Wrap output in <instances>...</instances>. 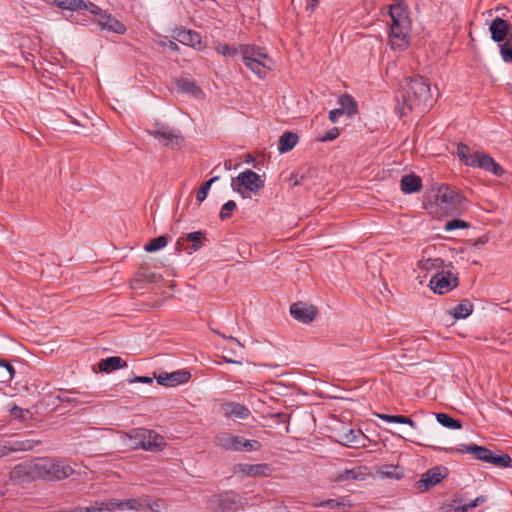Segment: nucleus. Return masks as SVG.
Returning <instances> with one entry per match:
<instances>
[{"instance_id": "21", "label": "nucleus", "mask_w": 512, "mask_h": 512, "mask_svg": "<svg viewBox=\"0 0 512 512\" xmlns=\"http://www.w3.org/2000/svg\"><path fill=\"white\" fill-rule=\"evenodd\" d=\"M93 394L89 392H79L75 390L62 391L56 399L60 402L74 403L75 405L89 404L93 401Z\"/></svg>"}, {"instance_id": "40", "label": "nucleus", "mask_w": 512, "mask_h": 512, "mask_svg": "<svg viewBox=\"0 0 512 512\" xmlns=\"http://www.w3.org/2000/svg\"><path fill=\"white\" fill-rule=\"evenodd\" d=\"M457 156L460 159V161H462L467 166H470V161L474 162L475 160V152L470 153L469 147L464 143H459L457 145Z\"/></svg>"}, {"instance_id": "9", "label": "nucleus", "mask_w": 512, "mask_h": 512, "mask_svg": "<svg viewBox=\"0 0 512 512\" xmlns=\"http://www.w3.org/2000/svg\"><path fill=\"white\" fill-rule=\"evenodd\" d=\"M105 503V512H114V511H125V510H136L141 511L146 508L148 505L147 497L140 498H132L126 500H118L115 498H110L104 500Z\"/></svg>"}, {"instance_id": "46", "label": "nucleus", "mask_w": 512, "mask_h": 512, "mask_svg": "<svg viewBox=\"0 0 512 512\" xmlns=\"http://www.w3.org/2000/svg\"><path fill=\"white\" fill-rule=\"evenodd\" d=\"M468 226L469 224L464 220L452 219L445 224L444 229L445 231H452L455 229H465L468 228Z\"/></svg>"}, {"instance_id": "11", "label": "nucleus", "mask_w": 512, "mask_h": 512, "mask_svg": "<svg viewBox=\"0 0 512 512\" xmlns=\"http://www.w3.org/2000/svg\"><path fill=\"white\" fill-rule=\"evenodd\" d=\"M148 133L165 146L179 144L182 141L178 130L165 125L156 124L153 129L148 130Z\"/></svg>"}, {"instance_id": "8", "label": "nucleus", "mask_w": 512, "mask_h": 512, "mask_svg": "<svg viewBox=\"0 0 512 512\" xmlns=\"http://www.w3.org/2000/svg\"><path fill=\"white\" fill-rule=\"evenodd\" d=\"M265 186L264 180L260 175L251 169L241 172L232 183L233 190L238 192L243 198L247 197V192L258 193Z\"/></svg>"}, {"instance_id": "33", "label": "nucleus", "mask_w": 512, "mask_h": 512, "mask_svg": "<svg viewBox=\"0 0 512 512\" xmlns=\"http://www.w3.org/2000/svg\"><path fill=\"white\" fill-rule=\"evenodd\" d=\"M378 473L383 478L401 479L403 477V470L398 465H383L379 467Z\"/></svg>"}, {"instance_id": "35", "label": "nucleus", "mask_w": 512, "mask_h": 512, "mask_svg": "<svg viewBox=\"0 0 512 512\" xmlns=\"http://www.w3.org/2000/svg\"><path fill=\"white\" fill-rule=\"evenodd\" d=\"M186 241L191 243L190 249L192 251H198L206 241V232L195 231L188 233L186 236Z\"/></svg>"}, {"instance_id": "61", "label": "nucleus", "mask_w": 512, "mask_h": 512, "mask_svg": "<svg viewBox=\"0 0 512 512\" xmlns=\"http://www.w3.org/2000/svg\"><path fill=\"white\" fill-rule=\"evenodd\" d=\"M224 167H225V169H227V170H231V169H232V160H227V161H225V163H224Z\"/></svg>"}, {"instance_id": "3", "label": "nucleus", "mask_w": 512, "mask_h": 512, "mask_svg": "<svg viewBox=\"0 0 512 512\" xmlns=\"http://www.w3.org/2000/svg\"><path fill=\"white\" fill-rule=\"evenodd\" d=\"M123 442L132 449L158 452L165 447L163 436L154 430L135 428L122 436Z\"/></svg>"}, {"instance_id": "43", "label": "nucleus", "mask_w": 512, "mask_h": 512, "mask_svg": "<svg viewBox=\"0 0 512 512\" xmlns=\"http://www.w3.org/2000/svg\"><path fill=\"white\" fill-rule=\"evenodd\" d=\"M0 369L2 370V381H12L15 376L14 367L7 361L0 359Z\"/></svg>"}, {"instance_id": "19", "label": "nucleus", "mask_w": 512, "mask_h": 512, "mask_svg": "<svg viewBox=\"0 0 512 512\" xmlns=\"http://www.w3.org/2000/svg\"><path fill=\"white\" fill-rule=\"evenodd\" d=\"M290 313L296 320L303 323H310L316 318L318 311L313 305L296 302L291 305Z\"/></svg>"}, {"instance_id": "39", "label": "nucleus", "mask_w": 512, "mask_h": 512, "mask_svg": "<svg viewBox=\"0 0 512 512\" xmlns=\"http://www.w3.org/2000/svg\"><path fill=\"white\" fill-rule=\"evenodd\" d=\"M339 104L349 116L356 114L357 104L352 96L348 94L342 95L339 98Z\"/></svg>"}, {"instance_id": "52", "label": "nucleus", "mask_w": 512, "mask_h": 512, "mask_svg": "<svg viewBox=\"0 0 512 512\" xmlns=\"http://www.w3.org/2000/svg\"><path fill=\"white\" fill-rule=\"evenodd\" d=\"M344 108H336L329 112V120L333 123L337 122L339 117L344 114Z\"/></svg>"}, {"instance_id": "32", "label": "nucleus", "mask_w": 512, "mask_h": 512, "mask_svg": "<svg viewBox=\"0 0 512 512\" xmlns=\"http://www.w3.org/2000/svg\"><path fill=\"white\" fill-rule=\"evenodd\" d=\"M54 5L62 10L80 11L84 10L86 2L84 0H52Z\"/></svg>"}, {"instance_id": "20", "label": "nucleus", "mask_w": 512, "mask_h": 512, "mask_svg": "<svg viewBox=\"0 0 512 512\" xmlns=\"http://www.w3.org/2000/svg\"><path fill=\"white\" fill-rule=\"evenodd\" d=\"M449 452L457 451L461 453L472 454L477 460L489 463L492 451L484 446H478L476 444H460L456 448H450Z\"/></svg>"}, {"instance_id": "7", "label": "nucleus", "mask_w": 512, "mask_h": 512, "mask_svg": "<svg viewBox=\"0 0 512 512\" xmlns=\"http://www.w3.org/2000/svg\"><path fill=\"white\" fill-rule=\"evenodd\" d=\"M441 208L450 215L460 214L466 208V199L449 185L442 184L437 193Z\"/></svg>"}, {"instance_id": "41", "label": "nucleus", "mask_w": 512, "mask_h": 512, "mask_svg": "<svg viewBox=\"0 0 512 512\" xmlns=\"http://www.w3.org/2000/svg\"><path fill=\"white\" fill-rule=\"evenodd\" d=\"M168 243V239L166 236L161 235L156 238H153L147 243L144 247L147 252H155L162 248H164Z\"/></svg>"}, {"instance_id": "16", "label": "nucleus", "mask_w": 512, "mask_h": 512, "mask_svg": "<svg viewBox=\"0 0 512 512\" xmlns=\"http://www.w3.org/2000/svg\"><path fill=\"white\" fill-rule=\"evenodd\" d=\"M235 472L241 473L245 477H267L273 472V467L267 463L248 464L241 463L235 466Z\"/></svg>"}, {"instance_id": "38", "label": "nucleus", "mask_w": 512, "mask_h": 512, "mask_svg": "<svg viewBox=\"0 0 512 512\" xmlns=\"http://www.w3.org/2000/svg\"><path fill=\"white\" fill-rule=\"evenodd\" d=\"M436 419L439 424H441L442 426H444L446 428H449V429H461L462 428V423L459 420L452 418L451 416H449L446 413H437Z\"/></svg>"}, {"instance_id": "31", "label": "nucleus", "mask_w": 512, "mask_h": 512, "mask_svg": "<svg viewBox=\"0 0 512 512\" xmlns=\"http://www.w3.org/2000/svg\"><path fill=\"white\" fill-rule=\"evenodd\" d=\"M176 86L178 90L182 93L197 95L201 93L200 88L196 85V83L188 78H179L176 80Z\"/></svg>"}, {"instance_id": "26", "label": "nucleus", "mask_w": 512, "mask_h": 512, "mask_svg": "<svg viewBox=\"0 0 512 512\" xmlns=\"http://www.w3.org/2000/svg\"><path fill=\"white\" fill-rule=\"evenodd\" d=\"M400 187L405 194L419 192L422 188V179L415 174L404 175L401 178Z\"/></svg>"}, {"instance_id": "27", "label": "nucleus", "mask_w": 512, "mask_h": 512, "mask_svg": "<svg viewBox=\"0 0 512 512\" xmlns=\"http://www.w3.org/2000/svg\"><path fill=\"white\" fill-rule=\"evenodd\" d=\"M125 367H127V362L118 356L101 359L98 363L99 370L106 373H110L117 369H123Z\"/></svg>"}, {"instance_id": "37", "label": "nucleus", "mask_w": 512, "mask_h": 512, "mask_svg": "<svg viewBox=\"0 0 512 512\" xmlns=\"http://www.w3.org/2000/svg\"><path fill=\"white\" fill-rule=\"evenodd\" d=\"M104 500L91 502L88 506L75 507L69 511L57 510L58 512H105Z\"/></svg>"}, {"instance_id": "13", "label": "nucleus", "mask_w": 512, "mask_h": 512, "mask_svg": "<svg viewBox=\"0 0 512 512\" xmlns=\"http://www.w3.org/2000/svg\"><path fill=\"white\" fill-rule=\"evenodd\" d=\"M475 160L470 161V167L479 168L500 177L504 174V169L488 154L476 151Z\"/></svg>"}, {"instance_id": "10", "label": "nucleus", "mask_w": 512, "mask_h": 512, "mask_svg": "<svg viewBox=\"0 0 512 512\" xmlns=\"http://www.w3.org/2000/svg\"><path fill=\"white\" fill-rule=\"evenodd\" d=\"M41 443L40 440L35 439H9L0 440V458L10 455L15 452L29 451Z\"/></svg>"}, {"instance_id": "18", "label": "nucleus", "mask_w": 512, "mask_h": 512, "mask_svg": "<svg viewBox=\"0 0 512 512\" xmlns=\"http://www.w3.org/2000/svg\"><path fill=\"white\" fill-rule=\"evenodd\" d=\"M409 24L390 25L389 43L392 49L403 50L408 46Z\"/></svg>"}, {"instance_id": "6", "label": "nucleus", "mask_w": 512, "mask_h": 512, "mask_svg": "<svg viewBox=\"0 0 512 512\" xmlns=\"http://www.w3.org/2000/svg\"><path fill=\"white\" fill-rule=\"evenodd\" d=\"M247 504V499L234 491H225L207 499V509L210 512L236 511Z\"/></svg>"}, {"instance_id": "47", "label": "nucleus", "mask_w": 512, "mask_h": 512, "mask_svg": "<svg viewBox=\"0 0 512 512\" xmlns=\"http://www.w3.org/2000/svg\"><path fill=\"white\" fill-rule=\"evenodd\" d=\"M442 264L443 260L440 258L427 259L420 262L421 267L427 271L432 270L433 268L439 269L441 268Z\"/></svg>"}, {"instance_id": "51", "label": "nucleus", "mask_w": 512, "mask_h": 512, "mask_svg": "<svg viewBox=\"0 0 512 512\" xmlns=\"http://www.w3.org/2000/svg\"><path fill=\"white\" fill-rule=\"evenodd\" d=\"M84 10H88L91 14L98 15L99 17L101 16V14H104L102 9L92 2H86Z\"/></svg>"}, {"instance_id": "30", "label": "nucleus", "mask_w": 512, "mask_h": 512, "mask_svg": "<svg viewBox=\"0 0 512 512\" xmlns=\"http://www.w3.org/2000/svg\"><path fill=\"white\" fill-rule=\"evenodd\" d=\"M365 476L366 473L363 471L362 467H354L340 472L337 475L336 480L341 482L350 480H363Z\"/></svg>"}, {"instance_id": "15", "label": "nucleus", "mask_w": 512, "mask_h": 512, "mask_svg": "<svg viewBox=\"0 0 512 512\" xmlns=\"http://www.w3.org/2000/svg\"><path fill=\"white\" fill-rule=\"evenodd\" d=\"M452 283V275L450 272H437L429 281L430 288L437 294H445L452 290L457 284L454 278Z\"/></svg>"}, {"instance_id": "25", "label": "nucleus", "mask_w": 512, "mask_h": 512, "mask_svg": "<svg viewBox=\"0 0 512 512\" xmlns=\"http://www.w3.org/2000/svg\"><path fill=\"white\" fill-rule=\"evenodd\" d=\"M363 433L355 429H343L338 433V442L344 446L357 447L362 439Z\"/></svg>"}, {"instance_id": "23", "label": "nucleus", "mask_w": 512, "mask_h": 512, "mask_svg": "<svg viewBox=\"0 0 512 512\" xmlns=\"http://www.w3.org/2000/svg\"><path fill=\"white\" fill-rule=\"evenodd\" d=\"M221 411L231 419H246L250 415V410L243 404L237 402H225L221 404Z\"/></svg>"}, {"instance_id": "24", "label": "nucleus", "mask_w": 512, "mask_h": 512, "mask_svg": "<svg viewBox=\"0 0 512 512\" xmlns=\"http://www.w3.org/2000/svg\"><path fill=\"white\" fill-rule=\"evenodd\" d=\"M97 23L102 30H106L108 32H113L116 34H124L126 32L125 25L107 12L101 14L97 20Z\"/></svg>"}, {"instance_id": "28", "label": "nucleus", "mask_w": 512, "mask_h": 512, "mask_svg": "<svg viewBox=\"0 0 512 512\" xmlns=\"http://www.w3.org/2000/svg\"><path fill=\"white\" fill-rule=\"evenodd\" d=\"M298 142V135L293 132H284L278 142V150L280 153L291 151Z\"/></svg>"}, {"instance_id": "54", "label": "nucleus", "mask_w": 512, "mask_h": 512, "mask_svg": "<svg viewBox=\"0 0 512 512\" xmlns=\"http://www.w3.org/2000/svg\"><path fill=\"white\" fill-rule=\"evenodd\" d=\"M10 412L11 414H13L15 417L19 418L21 421L24 420V417H23V414L24 413H27L28 410H24L20 407H18L17 405H14L11 409H10Z\"/></svg>"}, {"instance_id": "22", "label": "nucleus", "mask_w": 512, "mask_h": 512, "mask_svg": "<svg viewBox=\"0 0 512 512\" xmlns=\"http://www.w3.org/2000/svg\"><path fill=\"white\" fill-rule=\"evenodd\" d=\"M175 39L180 43L201 50L204 48L201 35L190 29H181L177 31Z\"/></svg>"}, {"instance_id": "62", "label": "nucleus", "mask_w": 512, "mask_h": 512, "mask_svg": "<svg viewBox=\"0 0 512 512\" xmlns=\"http://www.w3.org/2000/svg\"><path fill=\"white\" fill-rule=\"evenodd\" d=\"M229 339L231 341H234L237 345H239L240 347H243L242 344L240 343V341L238 339H236L235 337H232L230 336Z\"/></svg>"}, {"instance_id": "50", "label": "nucleus", "mask_w": 512, "mask_h": 512, "mask_svg": "<svg viewBox=\"0 0 512 512\" xmlns=\"http://www.w3.org/2000/svg\"><path fill=\"white\" fill-rule=\"evenodd\" d=\"M339 136V130L336 127L331 128L329 131H327L324 135L320 137V140L322 142H328L335 140Z\"/></svg>"}, {"instance_id": "36", "label": "nucleus", "mask_w": 512, "mask_h": 512, "mask_svg": "<svg viewBox=\"0 0 512 512\" xmlns=\"http://www.w3.org/2000/svg\"><path fill=\"white\" fill-rule=\"evenodd\" d=\"M472 311L473 305L471 302L463 300L453 308L452 314L456 319H465L472 313Z\"/></svg>"}, {"instance_id": "5", "label": "nucleus", "mask_w": 512, "mask_h": 512, "mask_svg": "<svg viewBox=\"0 0 512 512\" xmlns=\"http://www.w3.org/2000/svg\"><path fill=\"white\" fill-rule=\"evenodd\" d=\"M214 444L218 448L230 452H252L262 448V444L258 440L246 439L230 432L218 433L214 438Z\"/></svg>"}, {"instance_id": "56", "label": "nucleus", "mask_w": 512, "mask_h": 512, "mask_svg": "<svg viewBox=\"0 0 512 512\" xmlns=\"http://www.w3.org/2000/svg\"><path fill=\"white\" fill-rule=\"evenodd\" d=\"M160 507H161V505H160L159 501H153V502L148 501V505H146V508L150 509L153 512H159Z\"/></svg>"}, {"instance_id": "44", "label": "nucleus", "mask_w": 512, "mask_h": 512, "mask_svg": "<svg viewBox=\"0 0 512 512\" xmlns=\"http://www.w3.org/2000/svg\"><path fill=\"white\" fill-rule=\"evenodd\" d=\"M219 180V176H215L213 178H211L210 180L206 181L205 183H203L199 189V191L197 192V195H196V199L198 202H203L205 200V198L207 197V194L210 190V187L212 185V183H214L215 181Z\"/></svg>"}, {"instance_id": "59", "label": "nucleus", "mask_w": 512, "mask_h": 512, "mask_svg": "<svg viewBox=\"0 0 512 512\" xmlns=\"http://www.w3.org/2000/svg\"><path fill=\"white\" fill-rule=\"evenodd\" d=\"M310 4H308L307 8L310 7V9L313 11L319 4L320 0H310Z\"/></svg>"}, {"instance_id": "14", "label": "nucleus", "mask_w": 512, "mask_h": 512, "mask_svg": "<svg viewBox=\"0 0 512 512\" xmlns=\"http://www.w3.org/2000/svg\"><path fill=\"white\" fill-rule=\"evenodd\" d=\"M191 374L186 369L176 370L171 373H160L159 375H154L157 383L161 386L165 387H176L178 385L184 384L188 382Z\"/></svg>"}, {"instance_id": "12", "label": "nucleus", "mask_w": 512, "mask_h": 512, "mask_svg": "<svg viewBox=\"0 0 512 512\" xmlns=\"http://www.w3.org/2000/svg\"><path fill=\"white\" fill-rule=\"evenodd\" d=\"M447 475V469L442 466H436L429 469L426 473H424L421 478L416 482V488L420 492H425L429 488L435 486L440 483L442 479H444Z\"/></svg>"}, {"instance_id": "49", "label": "nucleus", "mask_w": 512, "mask_h": 512, "mask_svg": "<svg viewBox=\"0 0 512 512\" xmlns=\"http://www.w3.org/2000/svg\"><path fill=\"white\" fill-rule=\"evenodd\" d=\"M216 51L223 56H235L238 53L235 47L229 46L227 44H219L216 48Z\"/></svg>"}, {"instance_id": "57", "label": "nucleus", "mask_w": 512, "mask_h": 512, "mask_svg": "<svg viewBox=\"0 0 512 512\" xmlns=\"http://www.w3.org/2000/svg\"><path fill=\"white\" fill-rule=\"evenodd\" d=\"M223 360L227 363H231V364H239L241 365L242 364V361L240 360H234V359H231L229 358V356H226V355H223Z\"/></svg>"}, {"instance_id": "60", "label": "nucleus", "mask_w": 512, "mask_h": 512, "mask_svg": "<svg viewBox=\"0 0 512 512\" xmlns=\"http://www.w3.org/2000/svg\"><path fill=\"white\" fill-rule=\"evenodd\" d=\"M169 49H171L172 51H177L179 49L178 45L173 42V41H170L169 42V45H168Z\"/></svg>"}, {"instance_id": "2", "label": "nucleus", "mask_w": 512, "mask_h": 512, "mask_svg": "<svg viewBox=\"0 0 512 512\" xmlns=\"http://www.w3.org/2000/svg\"><path fill=\"white\" fill-rule=\"evenodd\" d=\"M403 106L400 108L401 115H406L408 111L415 107H426L431 101L430 85L422 76L406 78L403 86Z\"/></svg>"}, {"instance_id": "1", "label": "nucleus", "mask_w": 512, "mask_h": 512, "mask_svg": "<svg viewBox=\"0 0 512 512\" xmlns=\"http://www.w3.org/2000/svg\"><path fill=\"white\" fill-rule=\"evenodd\" d=\"M74 472L64 460L49 457H38L17 464L10 472L14 482L25 483L35 480L60 481Z\"/></svg>"}, {"instance_id": "58", "label": "nucleus", "mask_w": 512, "mask_h": 512, "mask_svg": "<svg viewBox=\"0 0 512 512\" xmlns=\"http://www.w3.org/2000/svg\"><path fill=\"white\" fill-rule=\"evenodd\" d=\"M405 420L404 424L409 425L412 428H416V423L410 417H405Z\"/></svg>"}, {"instance_id": "34", "label": "nucleus", "mask_w": 512, "mask_h": 512, "mask_svg": "<svg viewBox=\"0 0 512 512\" xmlns=\"http://www.w3.org/2000/svg\"><path fill=\"white\" fill-rule=\"evenodd\" d=\"M389 14L391 25L409 24L407 14L401 6H391Z\"/></svg>"}, {"instance_id": "4", "label": "nucleus", "mask_w": 512, "mask_h": 512, "mask_svg": "<svg viewBox=\"0 0 512 512\" xmlns=\"http://www.w3.org/2000/svg\"><path fill=\"white\" fill-rule=\"evenodd\" d=\"M242 60L247 68H249L260 79H264L267 71L274 68V61L266 53L265 49L254 45H245L241 48Z\"/></svg>"}, {"instance_id": "53", "label": "nucleus", "mask_w": 512, "mask_h": 512, "mask_svg": "<svg viewBox=\"0 0 512 512\" xmlns=\"http://www.w3.org/2000/svg\"><path fill=\"white\" fill-rule=\"evenodd\" d=\"M153 379L152 377H148V376H136L132 379H128V382L129 383H134V382H138V383H144V384H152L153 383Z\"/></svg>"}, {"instance_id": "17", "label": "nucleus", "mask_w": 512, "mask_h": 512, "mask_svg": "<svg viewBox=\"0 0 512 512\" xmlns=\"http://www.w3.org/2000/svg\"><path fill=\"white\" fill-rule=\"evenodd\" d=\"M491 39L494 42L501 43L507 36L512 38V24L501 17H496L489 26Z\"/></svg>"}, {"instance_id": "29", "label": "nucleus", "mask_w": 512, "mask_h": 512, "mask_svg": "<svg viewBox=\"0 0 512 512\" xmlns=\"http://www.w3.org/2000/svg\"><path fill=\"white\" fill-rule=\"evenodd\" d=\"M487 501V497L485 495H480L474 500L469 502H463L462 499H455L454 503L457 505L454 506V512H467Z\"/></svg>"}, {"instance_id": "42", "label": "nucleus", "mask_w": 512, "mask_h": 512, "mask_svg": "<svg viewBox=\"0 0 512 512\" xmlns=\"http://www.w3.org/2000/svg\"><path fill=\"white\" fill-rule=\"evenodd\" d=\"M511 462H512V459L508 454L493 455V453L491 454L490 461H489L490 464H493L500 468L512 467Z\"/></svg>"}, {"instance_id": "45", "label": "nucleus", "mask_w": 512, "mask_h": 512, "mask_svg": "<svg viewBox=\"0 0 512 512\" xmlns=\"http://www.w3.org/2000/svg\"><path fill=\"white\" fill-rule=\"evenodd\" d=\"M236 203L233 200H229L223 204L221 211L219 213V217L221 220L229 219L232 215V212L236 209Z\"/></svg>"}, {"instance_id": "48", "label": "nucleus", "mask_w": 512, "mask_h": 512, "mask_svg": "<svg viewBox=\"0 0 512 512\" xmlns=\"http://www.w3.org/2000/svg\"><path fill=\"white\" fill-rule=\"evenodd\" d=\"M377 417L389 423L404 424V421H406V416L403 415L377 414Z\"/></svg>"}, {"instance_id": "55", "label": "nucleus", "mask_w": 512, "mask_h": 512, "mask_svg": "<svg viewBox=\"0 0 512 512\" xmlns=\"http://www.w3.org/2000/svg\"><path fill=\"white\" fill-rule=\"evenodd\" d=\"M342 505H343V503L339 502V501H338V500H336V499H328V500H326V501H324V502H322V503L320 504V506L328 507V508H330V509H334V508H336V507H340V506H342Z\"/></svg>"}]
</instances>
